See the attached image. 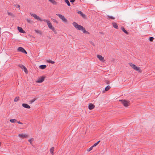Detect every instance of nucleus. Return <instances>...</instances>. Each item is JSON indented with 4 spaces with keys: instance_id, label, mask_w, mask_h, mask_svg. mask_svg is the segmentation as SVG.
Returning <instances> with one entry per match:
<instances>
[{
    "instance_id": "1",
    "label": "nucleus",
    "mask_w": 155,
    "mask_h": 155,
    "mask_svg": "<svg viewBox=\"0 0 155 155\" xmlns=\"http://www.w3.org/2000/svg\"><path fill=\"white\" fill-rule=\"evenodd\" d=\"M43 21L47 23L49 28L52 30L55 34L57 33L55 29L52 26L51 24L49 21L46 19H43Z\"/></svg>"
},
{
    "instance_id": "17",
    "label": "nucleus",
    "mask_w": 155,
    "mask_h": 155,
    "mask_svg": "<svg viewBox=\"0 0 155 155\" xmlns=\"http://www.w3.org/2000/svg\"><path fill=\"white\" fill-rule=\"evenodd\" d=\"M26 20H27V22L30 24H32L34 23L33 21H32L31 19H30L27 18L26 19Z\"/></svg>"
},
{
    "instance_id": "49",
    "label": "nucleus",
    "mask_w": 155,
    "mask_h": 155,
    "mask_svg": "<svg viewBox=\"0 0 155 155\" xmlns=\"http://www.w3.org/2000/svg\"><path fill=\"white\" fill-rule=\"evenodd\" d=\"M49 2L50 1V0H48Z\"/></svg>"
},
{
    "instance_id": "5",
    "label": "nucleus",
    "mask_w": 155,
    "mask_h": 155,
    "mask_svg": "<svg viewBox=\"0 0 155 155\" xmlns=\"http://www.w3.org/2000/svg\"><path fill=\"white\" fill-rule=\"evenodd\" d=\"M31 15L34 17L35 19H37L38 20L40 21H43V20H42L38 16H37V15L33 13H30Z\"/></svg>"
},
{
    "instance_id": "28",
    "label": "nucleus",
    "mask_w": 155,
    "mask_h": 155,
    "mask_svg": "<svg viewBox=\"0 0 155 155\" xmlns=\"http://www.w3.org/2000/svg\"><path fill=\"white\" fill-rule=\"evenodd\" d=\"M135 70L137 71L139 73H141V70L140 68H134Z\"/></svg>"
},
{
    "instance_id": "11",
    "label": "nucleus",
    "mask_w": 155,
    "mask_h": 155,
    "mask_svg": "<svg viewBox=\"0 0 155 155\" xmlns=\"http://www.w3.org/2000/svg\"><path fill=\"white\" fill-rule=\"evenodd\" d=\"M95 106L91 103H90L88 105V108L90 110H91L94 108Z\"/></svg>"
},
{
    "instance_id": "16",
    "label": "nucleus",
    "mask_w": 155,
    "mask_h": 155,
    "mask_svg": "<svg viewBox=\"0 0 155 155\" xmlns=\"http://www.w3.org/2000/svg\"><path fill=\"white\" fill-rule=\"evenodd\" d=\"M121 30L123 31L126 34H129V33L125 30V28L123 27H121Z\"/></svg>"
},
{
    "instance_id": "48",
    "label": "nucleus",
    "mask_w": 155,
    "mask_h": 155,
    "mask_svg": "<svg viewBox=\"0 0 155 155\" xmlns=\"http://www.w3.org/2000/svg\"><path fill=\"white\" fill-rule=\"evenodd\" d=\"M56 15H58V14H56Z\"/></svg>"
},
{
    "instance_id": "13",
    "label": "nucleus",
    "mask_w": 155,
    "mask_h": 155,
    "mask_svg": "<svg viewBox=\"0 0 155 155\" xmlns=\"http://www.w3.org/2000/svg\"><path fill=\"white\" fill-rule=\"evenodd\" d=\"M18 29L19 31L21 33H25V31L24 30H23L22 28L20 27H18Z\"/></svg>"
},
{
    "instance_id": "9",
    "label": "nucleus",
    "mask_w": 155,
    "mask_h": 155,
    "mask_svg": "<svg viewBox=\"0 0 155 155\" xmlns=\"http://www.w3.org/2000/svg\"><path fill=\"white\" fill-rule=\"evenodd\" d=\"M97 57L100 61L102 62H104L105 61L104 57H103L101 55L97 54Z\"/></svg>"
},
{
    "instance_id": "6",
    "label": "nucleus",
    "mask_w": 155,
    "mask_h": 155,
    "mask_svg": "<svg viewBox=\"0 0 155 155\" xmlns=\"http://www.w3.org/2000/svg\"><path fill=\"white\" fill-rule=\"evenodd\" d=\"M31 15L34 17L35 19H37L38 20L40 21H43V20H42L38 16H37V15L33 13H30Z\"/></svg>"
},
{
    "instance_id": "10",
    "label": "nucleus",
    "mask_w": 155,
    "mask_h": 155,
    "mask_svg": "<svg viewBox=\"0 0 155 155\" xmlns=\"http://www.w3.org/2000/svg\"><path fill=\"white\" fill-rule=\"evenodd\" d=\"M45 77L42 76L39 78L37 81V82L38 83H41L45 79Z\"/></svg>"
},
{
    "instance_id": "24",
    "label": "nucleus",
    "mask_w": 155,
    "mask_h": 155,
    "mask_svg": "<svg viewBox=\"0 0 155 155\" xmlns=\"http://www.w3.org/2000/svg\"><path fill=\"white\" fill-rule=\"evenodd\" d=\"M11 122V123H13L15 122H17V120L15 119H10L9 120Z\"/></svg>"
},
{
    "instance_id": "42",
    "label": "nucleus",
    "mask_w": 155,
    "mask_h": 155,
    "mask_svg": "<svg viewBox=\"0 0 155 155\" xmlns=\"http://www.w3.org/2000/svg\"><path fill=\"white\" fill-rule=\"evenodd\" d=\"M51 19H52V20H53V21L54 22H56V23H57V21L56 20H55V19H52V18H51Z\"/></svg>"
},
{
    "instance_id": "20",
    "label": "nucleus",
    "mask_w": 155,
    "mask_h": 155,
    "mask_svg": "<svg viewBox=\"0 0 155 155\" xmlns=\"http://www.w3.org/2000/svg\"><path fill=\"white\" fill-rule=\"evenodd\" d=\"M78 13L80 14L82 16V17H84L85 16V15L84 14H83V12H81V11H78Z\"/></svg>"
},
{
    "instance_id": "31",
    "label": "nucleus",
    "mask_w": 155,
    "mask_h": 155,
    "mask_svg": "<svg viewBox=\"0 0 155 155\" xmlns=\"http://www.w3.org/2000/svg\"><path fill=\"white\" fill-rule=\"evenodd\" d=\"M100 140L98 141L97 143L94 144L93 146L94 147H96L100 143Z\"/></svg>"
},
{
    "instance_id": "8",
    "label": "nucleus",
    "mask_w": 155,
    "mask_h": 155,
    "mask_svg": "<svg viewBox=\"0 0 155 155\" xmlns=\"http://www.w3.org/2000/svg\"><path fill=\"white\" fill-rule=\"evenodd\" d=\"M18 136L20 138H24L29 137V135L26 134H20L18 135Z\"/></svg>"
},
{
    "instance_id": "40",
    "label": "nucleus",
    "mask_w": 155,
    "mask_h": 155,
    "mask_svg": "<svg viewBox=\"0 0 155 155\" xmlns=\"http://www.w3.org/2000/svg\"><path fill=\"white\" fill-rule=\"evenodd\" d=\"M14 6H16V8H20V6L18 5H14Z\"/></svg>"
},
{
    "instance_id": "2",
    "label": "nucleus",
    "mask_w": 155,
    "mask_h": 155,
    "mask_svg": "<svg viewBox=\"0 0 155 155\" xmlns=\"http://www.w3.org/2000/svg\"><path fill=\"white\" fill-rule=\"evenodd\" d=\"M120 101L121 102V103L125 107H128L130 104L129 102L125 100H120Z\"/></svg>"
},
{
    "instance_id": "21",
    "label": "nucleus",
    "mask_w": 155,
    "mask_h": 155,
    "mask_svg": "<svg viewBox=\"0 0 155 155\" xmlns=\"http://www.w3.org/2000/svg\"><path fill=\"white\" fill-rule=\"evenodd\" d=\"M54 147H52L50 149V151L52 155H53L54 154L53 151L54 150Z\"/></svg>"
},
{
    "instance_id": "38",
    "label": "nucleus",
    "mask_w": 155,
    "mask_h": 155,
    "mask_svg": "<svg viewBox=\"0 0 155 155\" xmlns=\"http://www.w3.org/2000/svg\"><path fill=\"white\" fill-rule=\"evenodd\" d=\"M18 66L20 68H26V67L24 65H22V64L19 65H18Z\"/></svg>"
},
{
    "instance_id": "45",
    "label": "nucleus",
    "mask_w": 155,
    "mask_h": 155,
    "mask_svg": "<svg viewBox=\"0 0 155 155\" xmlns=\"http://www.w3.org/2000/svg\"><path fill=\"white\" fill-rule=\"evenodd\" d=\"M70 2L71 3L74 2L75 0H69Z\"/></svg>"
},
{
    "instance_id": "36",
    "label": "nucleus",
    "mask_w": 155,
    "mask_h": 155,
    "mask_svg": "<svg viewBox=\"0 0 155 155\" xmlns=\"http://www.w3.org/2000/svg\"><path fill=\"white\" fill-rule=\"evenodd\" d=\"M107 17L108 18H110L112 19H114L115 18L114 17L112 16H110L108 15Z\"/></svg>"
},
{
    "instance_id": "34",
    "label": "nucleus",
    "mask_w": 155,
    "mask_h": 155,
    "mask_svg": "<svg viewBox=\"0 0 155 155\" xmlns=\"http://www.w3.org/2000/svg\"><path fill=\"white\" fill-rule=\"evenodd\" d=\"M19 97H16L15 98L14 101L15 102H17V101L19 100Z\"/></svg>"
},
{
    "instance_id": "30",
    "label": "nucleus",
    "mask_w": 155,
    "mask_h": 155,
    "mask_svg": "<svg viewBox=\"0 0 155 155\" xmlns=\"http://www.w3.org/2000/svg\"><path fill=\"white\" fill-rule=\"evenodd\" d=\"M46 67L45 65H40L39 67V68H46Z\"/></svg>"
},
{
    "instance_id": "35",
    "label": "nucleus",
    "mask_w": 155,
    "mask_h": 155,
    "mask_svg": "<svg viewBox=\"0 0 155 155\" xmlns=\"http://www.w3.org/2000/svg\"><path fill=\"white\" fill-rule=\"evenodd\" d=\"M154 39V38L153 37H150L149 38V40L150 41H153Z\"/></svg>"
},
{
    "instance_id": "44",
    "label": "nucleus",
    "mask_w": 155,
    "mask_h": 155,
    "mask_svg": "<svg viewBox=\"0 0 155 155\" xmlns=\"http://www.w3.org/2000/svg\"><path fill=\"white\" fill-rule=\"evenodd\" d=\"M17 122L18 124H23V123H22L21 122H20L19 121H17Z\"/></svg>"
},
{
    "instance_id": "12",
    "label": "nucleus",
    "mask_w": 155,
    "mask_h": 155,
    "mask_svg": "<svg viewBox=\"0 0 155 155\" xmlns=\"http://www.w3.org/2000/svg\"><path fill=\"white\" fill-rule=\"evenodd\" d=\"M22 106L24 107L27 108V109H30V107L29 106L28 104L25 103H23L22 104Z\"/></svg>"
},
{
    "instance_id": "25",
    "label": "nucleus",
    "mask_w": 155,
    "mask_h": 155,
    "mask_svg": "<svg viewBox=\"0 0 155 155\" xmlns=\"http://www.w3.org/2000/svg\"><path fill=\"white\" fill-rule=\"evenodd\" d=\"M35 32L37 34H39L40 35L42 34L41 32L38 30H35Z\"/></svg>"
},
{
    "instance_id": "27",
    "label": "nucleus",
    "mask_w": 155,
    "mask_h": 155,
    "mask_svg": "<svg viewBox=\"0 0 155 155\" xmlns=\"http://www.w3.org/2000/svg\"><path fill=\"white\" fill-rule=\"evenodd\" d=\"M64 2L67 4L68 6H70V4L68 0H64Z\"/></svg>"
},
{
    "instance_id": "18",
    "label": "nucleus",
    "mask_w": 155,
    "mask_h": 155,
    "mask_svg": "<svg viewBox=\"0 0 155 155\" xmlns=\"http://www.w3.org/2000/svg\"><path fill=\"white\" fill-rule=\"evenodd\" d=\"M50 2L54 5H55L57 4V2H56L54 0H50Z\"/></svg>"
},
{
    "instance_id": "26",
    "label": "nucleus",
    "mask_w": 155,
    "mask_h": 155,
    "mask_svg": "<svg viewBox=\"0 0 155 155\" xmlns=\"http://www.w3.org/2000/svg\"><path fill=\"white\" fill-rule=\"evenodd\" d=\"M110 88V87L109 86H107L105 89V91H108Z\"/></svg>"
},
{
    "instance_id": "3",
    "label": "nucleus",
    "mask_w": 155,
    "mask_h": 155,
    "mask_svg": "<svg viewBox=\"0 0 155 155\" xmlns=\"http://www.w3.org/2000/svg\"><path fill=\"white\" fill-rule=\"evenodd\" d=\"M59 17L61 19L63 22L64 23H67L68 22V20L64 15H62L59 14Z\"/></svg>"
},
{
    "instance_id": "19",
    "label": "nucleus",
    "mask_w": 155,
    "mask_h": 155,
    "mask_svg": "<svg viewBox=\"0 0 155 155\" xmlns=\"http://www.w3.org/2000/svg\"><path fill=\"white\" fill-rule=\"evenodd\" d=\"M73 25L74 26V27L77 29L78 28V26H79V25H78L77 23L75 22H74L73 24Z\"/></svg>"
},
{
    "instance_id": "33",
    "label": "nucleus",
    "mask_w": 155,
    "mask_h": 155,
    "mask_svg": "<svg viewBox=\"0 0 155 155\" xmlns=\"http://www.w3.org/2000/svg\"><path fill=\"white\" fill-rule=\"evenodd\" d=\"M23 70V69L24 72L26 74H27L28 73V71L27 69V68H22Z\"/></svg>"
},
{
    "instance_id": "15",
    "label": "nucleus",
    "mask_w": 155,
    "mask_h": 155,
    "mask_svg": "<svg viewBox=\"0 0 155 155\" xmlns=\"http://www.w3.org/2000/svg\"><path fill=\"white\" fill-rule=\"evenodd\" d=\"M112 25H113V27L115 28L116 29H118V27L117 24L115 22H113L112 23Z\"/></svg>"
},
{
    "instance_id": "37",
    "label": "nucleus",
    "mask_w": 155,
    "mask_h": 155,
    "mask_svg": "<svg viewBox=\"0 0 155 155\" xmlns=\"http://www.w3.org/2000/svg\"><path fill=\"white\" fill-rule=\"evenodd\" d=\"M34 139L33 138H31V139H29L28 140V141L31 143V144L32 142V141Z\"/></svg>"
},
{
    "instance_id": "7",
    "label": "nucleus",
    "mask_w": 155,
    "mask_h": 155,
    "mask_svg": "<svg viewBox=\"0 0 155 155\" xmlns=\"http://www.w3.org/2000/svg\"><path fill=\"white\" fill-rule=\"evenodd\" d=\"M17 51L18 52H21L25 54H27V52L25 50L21 47H18L17 49Z\"/></svg>"
},
{
    "instance_id": "14",
    "label": "nucleus",
    "mask_w": 155,
    "mask_h": 155,
    "mask_svg": "<svg viewBox=\"0 0 155 155\" xmlns=\"http://www.w3.org/2000/svg\"><path fill=\"white\" fill-rule=\"evenodd\" d=\"M129 64L132 68H140L139 67H137L135 64L132 63H129Z\"/></svg>"
},
{
    "instance_id": "22",
    "label": "nucleus",
    "mask_w": 155,
    "mask_h": 155,
    "mask_svg": "<svg viewBox=\"0 0 155 155\" xmlns=\"http://www.w3.org/2000/svg\"><path fill=\"white\" fill-rule=\"evenodd\" d=\"M46 62L49 63L54 64L55 62L54 61H52L50 60H47Z\"/></svg>"
},
{
    "instance_id": "43",
    "label": "nucleus",
    "mask_w": 155,
    "mask_h": 155,
    "mask_svg": "<svg viewBox=\"0 0 155 155\" xmlns=\"http://www.w3.org/2000/svg\"><path fill=\"white\" fill-rule=\"evenodd\" d=\"M90 43L93 46H95L94 43L91 41H90Z\"/></svg>"
},
{
    "instance_id": "29",
    "label": "nucleus",
    "mask_w": 155,
    "mask_h": 155,
    "mask_svg": "<svg viewBox=\"0 0 155 155\" xmlns=\"http://www.w3.org/2000/svg\"><path fill=\"white\" fill-rule=\"evenodd\" d=\"M83 26L79 25V26H78V27L77 29L79 30H81L83 29Z\"/></svg>"
},
{
    "instance_id": "41",
    "label": "nucleus",
    "mask_w": 155,
    "mask_h": 155,
    "mask_svg": "<svg viewBox=\"0 0 155 155\" xmlns=\"http://www.w3.org/2000/svg\"><path fill=\"white\" fill-rule=\"evenodd\" d=\"M7 13H8V15H11L12 16H13V14L12 13H11V12H7Z\"/></svg>"
},
{
    "instance_id": "47",
    "label": "nucleus",
    "mask_w": 155,
    "mask_h": 155,
    "mask_svg": "<svg viewBox=\"0 0 155 155\" xmlns=\"http://www.w3.org/2000/svg\"><path fill=\"white\" fill-rule=\"evenodd\" d=\"M108 82V81H106V82L107 83V82Z\"/></svg>"
},
{
    "instance_id": "32",
    "label": "nucleus",
    "mask_w": 155,
    "mask_h": 155,
    "mask_svg": "<svg viewBox=\"0 0 155 155\" xmlns=\"http://www.w3.org/2000/svg\"><path fill=\"white\" fill-rule=\"evenodd\" d=\"M94 147H93V146H92L91 147H90L89 148V149H88L87 150V151L88 152H89L91 150H92L93 148Z\"/></svg>"
},
{
    "instance_id": "4",
    "label": "nucleus",
    "mask_w": 155,
    "mask_h": 155,
    "mask_svg": "<svg viewBox=\"0 0 155 155\" xmlns=\"http://www.w3.org/2000/svg\"><path fill=\"white\" fill-rule=\"evenodd\" d=\"M31 15L34 17L35 19H37L38 20L40 21H43V20H42L38 16H37V15L33 13H30Z\"/></svg>"
},
{
    "instance_id": "39",
    "label": "nucleus",
    "mask_w": 155,
    "mask_h": 155,
    "mask_svg": "<svg viewBox=\"0 0 155 155\" xmlns=\"http://www.w3.org/2000/svg\"><path fill=\"white\" fill-rule=\"evenodd\" d=\"M83 31V32L84 33H86V30H85V29L84 28V27H83V29L81 30Z\"/></svg>"
},
{
    "instance_id": "23",
    "label": "nucleus",
    "mask_w": 155,
    "mask_h": 155,
    "mask_svg": "<svg viewBox=\"0 0 155 155\" xmlns=\"http://www.w3.org/2000/svg\"><path fill=\"white\" fill-rule=\"evenodd\" d=\"M37 99L36 98H34L32 100H30L29 101V102H30V104H32Z\"/></svg>"
},
{
    "instance_id": "46",
    "label": "nucleus",
    "mask_w": 155,
    "mask_h": 155,
    "mask_svg": "<svg viewBox=\"0 0 155 155\" xmlns=\"http://www.w3.org/2000/svg\"><path fill=\"white\" fill-rule=\"evenodd\" d=\"M86 33H86V34H89L90 33L88 32L87 31H86Z\"/></svg>"
}]
</instances>
